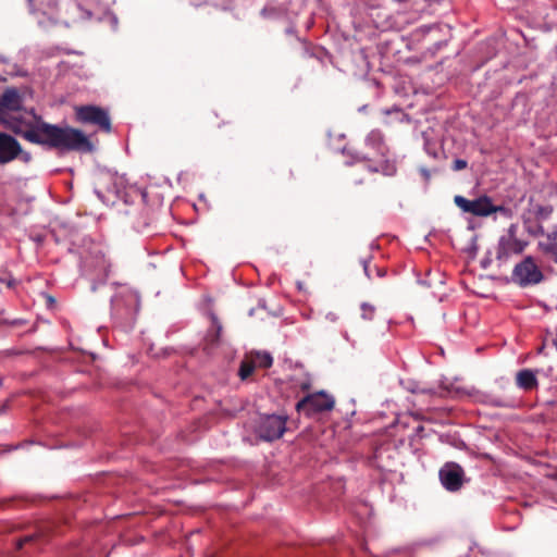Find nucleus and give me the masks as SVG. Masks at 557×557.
Here are the masks:
<instances>
[{
	"mask_svg": "<svg viewBox=\"0 0 557 557\" xmlns=\"http://www.w3.org/2000/svg\"><path fill=\"white\" fill-rule=\"evenodd\" d=\"M83 242L84 246L77 251L81 260L79 269L82 275L90 281L91 290L96 292L100 285L106 284L111 263L106 258L100 245L89 238H84Z\"/></svg>",
	"mask_w": 557,
	"mask_h": 557,
	"instance_id": "2",
	"label": "nucleus"
},
{
	"mask_svg": "<svg viewBox=\"0 0 557 557\" xmlns=\"http://www.w3.org/2000/svg\"><path fill=\"white\" fill-rule=\"evenodd\" d=\"M5 409H7V404H4V405L2 406V408L0 409V413H1V412H4V411H5Z\"/></svg>",
	"mask_w": 557,
	"mask_h": 557,
	"instance_id": "46",
	"label": "nucleus"
},
{
	"mask_svg": "<svg viewBox=\"0 0 557 557\" xmlns=\"http://www.w3.org/2000/svg\"><path fill=\"white\" fill-rule=\"evenodd\" d=\"M286 33H287V34H293V33H294V30H293L292 28H288V29L286 30Z\"/></svg>",
	"mask_w": 557,
	"mask_h": 557,
	"instance_id": "47",
	"label": "nucleus"
},
{
	"mask_svg": "<svg viewBox=\"0 0 557 557\" xmlns=\"http://www.w3.org/2000/svg\"><path fill=\"white\" fill-rule=\"evenodd\" d=\"M486 403L498 408H508L513 406V400L493 395L487 396Z\"/></svg>",
	"mask_w": 557,
	"mask_h": 557,
	"instance_id": "22",
	"label": "nucleus"
},
{
	"mask_svg": "<svg viewBox=\"0 0 557 557\" xmlns=\"http://www.w3.org/2000/svg\"><path fill=\"white\" fill-rule=\"evenodd\" d=\"M376 275H377L379 277H384V276L386 275V270H385V269H383V268H377V269H376Z\"/></svg>",
	"mask_w": 557,
	"mask_h": 557,
	"instance_id": "37",
	"label": "nucleus"
},
{
	"mask_svg": "<svg viewBox=\"0 0 557 557\" xmlns=\"http://www.w3.org/2000/svg\"><path fill=\"white\" fill-rule=\"evenodd\" d=\"M106 18L109 21V23L111 24L113 29H115L117 27L119 20H117V16L114 13L108 12L106 14Z\"/></svg>",
	"mask_w": 557,
	"mask_h": 557,
	"instance_id": "35",
	"label": "nucleus"
},
{
	"mask_svg": "<svg viewBox=\"0 0 557 557\" xmlns=\"http://www.w3.org/2000/svg\"><path fill=\"white\" fill-rule=\"evenodd\" d=\"M361 318L366 321H372L375 315V307L369 302H362L360 306Z\"/></svg>",
	"mask_w": 557,
	"mask_h": 557,
	"instance_id": "25",
	"label": "nucleus"
},
{
	"mask_svg": "<svg viewBox=\"0 0 557 557\" xmlns=\"http://www.w3.org/2000/svg\"><path fill=\"white\" fill-rule=\"evenodd\" d=\"M8 62V59L5 57L0 55V64H4ZM2 75L0 74V79H2Z\"/></svg>",
	"mask_w": 557,
	"mask_h": 557,
	"instance_id": "41",
	"label": "nucleus"
},
{
	"mask_svg": "<svg viewBox=\"0 0 557 557\" xmlns=\"http://www.w3.org/2000/svg\"><path fill=\"white\" fill-rule=\"evenodd\" d=\"M490 263H491V259L490 258H485V259H483L481 261L482 268H484V269H486Z\"/></svg>",
	"mask_w": 557,
	"mask_h": 557,
	"instance_id": "40",
	"label": "nucleus"
},
{
	"mask_svg": "<svg viewBox=\"0 0 557 557\" xmlns=\"http://www.w3.org/2000/svg\"><path fill=\"white\" fill-rule=\"evenodd\" d=\"M0 124L32 144L55 149L62 153L69 151L90 152L92 150L90 140L82 131L44 121H39L35 125L27 124L23 109L2 113Z\"/></svg>",
	"mask_w": 557,
	"mask_h": 557,
	"instance_id": "1",
	"label": "nucleus"
},
{
	"mask_svg": "<svg viewBox=\"0 0 557 557\" xmlns=\"http://www.w3.org/2000/svg\"><path fill=\"white\" fill-rule=\"evenodd\" d=\"M139 308L138 293L127 286H120L111 297V317L117 325L125 330L134 326Z\"/></svg>",
	"mask_w": 557,
	"mask_h": 557,
	"instance_id": "3",
	"label": "nucleus"
},
{
	"mask_svg": "<svg viewBox=\"0 0 557 557\" xmlns=\"http://www.w3.org/2000/svg\"><path fill=\"white\" fill-rule=\"evenodd\" d=\"M433 28H434L433 26H423V27H421V29H422L423 32H430V30H431V29H433Z\"/></svg>",
	"mask_w": 557,
	"mask_h": 557,
	"instance_id": "45",
	"label": "nucleus"
},
{
	"mask_svg": "<svg viewBox=\"0 0 557 557\" xmlns=\"http://www.w3.org/2000/svg\"><path fill=\"white\" fill-rule=\"evenodd\" d=\"M362 263V268H363V271H364V274L368 278H371V274H370V271H369V265H370V259H363L361 261Z\"/></svg>",
	"mask_w": 557,
	"mask_h": 557,
	"instance_id": "36",
	"label": "nucleus"
},
{
	"mask_svg": "<svg viewBox=\"0 0 557 557\" xmlns=\"http://www.w3.org/2000/svg\"><path fill=\"white\" fill-rule=\"evenodd\" d=\"M335 399L324 391L308 394L296 404V410L306 417H312L318 413L333 409Z\"/></svg>",
	"mask_w": 557,
	"mask_h": 557,
	"instance_id": "6",
	"label": "nucleus"
},
{
	"mask_svg": "<svg viewBox=\"0 0 557 557\" xmlns=\"http://www.w3.org/2000/svg\"><path fill=\"white\" fill-rule=\"evenodd\" d=\"M540 251L557 262V224L537 243Z\"/></svg>",
	"mask_w": 557,
	"mask_h": 557,
	"instance_id": "17",
	"label": "nucleus"
},
{
	"mask_svg": "<svg viewBox=\"0 0 557 557\" xmlns=\"http://www.w3.org/2000/svg\"><path fill=\"white\" fill-rule=\"evenodd\" d=\"M455 205L463 212L474 216L485 218L492 214V198L483 195L475 199H467L461 195L454 197Z\"/></svg>",
	"mask_w": 557,
	"mask_h": 557,
	"instance_id": "10",
	"label": "nucleus"
},
{
	"mask_svg": "<svg viewBox=\"0 0 557 557\" xmlns=\"http://www.w3.org/2000/svg\"><path fill=\"white\" fill-rule=\"evenodd\" d=\"M364 145L379 157L377 161L367 165V170L369 172L381 173L385 176H394L397 173L396 161L388 157V147L386 146L384 135L380 129H372L366 136Z\"/></svg>",
	"mask_w": 557,
	"mask_h": 557,
	"instance_id": "4",
	"label": "nucleus"
},
{
	"mask_svg": "<svg viewBox=\"0 0 557 557\" xmlns=\"http://www.w3.org/2000/svg\"><path fill=\"white\" fill-rule=\"evenodd\" d=\"M76 119L83 124H91L109 133L111 120L106 109L97 106H82L76 109Z\"/></svg>",
	"mask_w": 557,
	"mask_h": 557,
	"instance_id": "8",
	"label": "nucleus"
},
{
	"mask_svg": "<svg viewBox=\"0 0 557 557\" xmlns=\"http://www.w3.org/2000/svg\"><path fill=\"white\" fill-rule=\"evenodd\" d=\"M540 370L535 369H521L516 373V385L524 391V392H531L539 387V380H537V373Z\"/></svg>",
	"mask_w": 557,
	"mask_h": 557,
	"instance_id": "15",
	"label": "nucleus"
},
{
	"mask_svg": "<svg viewBox=\"0 0 557 557\" xmlns=\"http://www.w3.org/2000/svg\"><path fill=\"white\" fill-rule=\"evenodd\" d=\"M518 226L516 224L509 225L506 233L503 234L499 238H506V239H519L517 237Z\"/></svg>",
	"mask_w": 557,
	"mask_h": 557,
	"instance_id": "29",
	"label": "nucleus"
},
{
	"mask_svg": "<svg viewBox=\"0 0 557 557\" xmlns=\"http://www.w3.org/2000/svg\"><path fill=\"white\" fill-rule=\"evenodd\" d=\"M128 224L138 233L152 234L156 231V211L141 202L125 211Z\"/></svg>",
	"mask_w": 557,
	"mask_h": 557,
	"instance_id": "5",
	"label": "nucleus"
},
{
	"mask_svg": "<svg viewBox=\"0 0 557 557\" xmlns=\"http://www.w3.org/2000/svg\"><path fill=\"white\" fill-rule=\"evenodd\" d=\"M286 431V417L267 414L260 418L257 434L263 441L272 442L280 438Z\"/></svg>",
	"mask_w": 557,
	"mask_h": 557,
	"instance_id": "9",
	"label": "nucleus"
},
{
	"mask_svg": "<svg viewBox=\"0 0 557 557\" xmlns=\"http://www.w3.org/2000/svg\"><path fill=\"white\" fill-rule=\"evenodd\" d=\"M256 364L251 361H242L238 375L242 380L248 379L255 371Z\"/></svg>",
	"mask_w": 557,
	"mask_h": 557,
	"instance_id": "23",
	"label": "nucleus"
},
{
	"mask_svg": "<svg viewBox=\"0 0 557 557\" xmlns=\"http://www.w3.org/2000/svg\"><path fill=\"white\" fill-rule=\"evenodd\" d=\"M468 166V162L463 159H456L454 162H453V165H451V169L453 171H461L463 169H466Z\"/></svg>",
	"mask_w": 557,
	"mask_h": 557,
	"instance_id": "32",
	"label": "nucleus"
},
{
	"mask_svg": "<svg viewBox=\"0 0 557 557\" xmlns=\"http://www.w3.org/2000/svg\"><path fill=\"white\" fill-rule=\"evenodd\" d=\"M424 151L433 159H440L442 156H444L442 147L429 138L424 139Z\"/></svg>",
	"mask_w": 557,
	"mask_h": 557,
	"instance_id": "21",
	"label": "nucleus"
},
{
	"mask_svg": "<svg viewBox=\"0 0 557 557\" xmlns=\"http://www.w3.org/2000/svg\"><path fill=\"white\" fill-rule=\"evenodd\" d=\"M522 223L524 226V230L528 232V234L532 236H540L542 235L545 237L544 226L542 225V222L536 221L531 214H529L527 211L522 214Z\"/></svg>",
	"mask_w": 557,
	"mask_h": 557,
	"instance_id": "20",
	"label": "nucleus"
},
{
	"mask_svg": "<svg viewBox=\"0 0 557 557\" xmlns=\"http://www.w3.org/2000/svg\"><path fill=\"white\" fill-rule=\"evenodd\" d=\"M277 14V10L276 8L274 7H264L261 11H260V15L263 17V18H271L273 16H275Z\"/></svg>",
	"mask_w": 557,
	"mask_h": 557,
	"instance_id": "31",
	"label": "nucleus"
},
{
	"mask_svg": "<svg viewBox=\"0 0 557 557\" xmlns=\"http://www.w3.org/2000/svg\"><path fill=\"white\" fill-rule=\"evenodd\" d=\"M27 3H28V5H29V8H30V11H32L33 13L37 12L36 10H34V9H33L34 0H27Z\"/></svg>",
	"mask_w": 557,
	"mask_h": 557,
	"instance_id": "43",
	"label": "nucleus"
},
{
	"mask_svg": "<svg viewBox=\"0 0 557 557\" xmlns=\"http://www.w3.org/2000/svg\"><path fill=\"white\" fill-rule=\"evenodd\" d=\"M442 485L448 492L459 491L465 483V471L457 462H446L438 471Z\"/></svg>",
	"mask_w": 557,
	"mask_h": 557,
	"instance_id": "11",
	"label": "nucleus"
},
{
	"mask_svg": "<svg viewBox=\"0 0 557 557\" xmlns=\"http://www.w3.org/2000/svg\"><path fill=\"white\" fill-rule=\"evenodd\" d=\"M421 176L423 177L424 183L428 185L431 181V171L425 166H421L419 169Z\"/></svg>",
	"mask_w": 557,
	"mask_h": 557,
	"instance_id": "34",
	"label": "nucleus"
},
{
	"mask_svg": "<svg viewBox=\"0 0 557 557\" xmlns=\"http://www.w3.org/2000/svg\"><path fill=\"white\" fill-rule=\"evenodd\" d=\"M446 44L447 42L445 40H441V41L435 42V45H434L435 46V50L442 49L444 46H446Z\"/></svg>",
	"mask_w": 557,
	"mask_h": 557,
	"instance_id": "38",
	"label": "nucleus"
},
{
	"mask_svg": "<svg viewBox=\"0 0 557 557\" xmlns=\"http://www.w3.org/2000/svg\"><path fill=\"white\" fill-rule=\"evenodd\" d=\"M350 156L352 158V161L349 162V164H352L356 162H364V168L367 169V165L369 163H374L373 159L369 158L367 154L359 152V151H355V152L350 153Z\"/></svg>",
	"mask_w": 557,
	"mask_h": 557,
	"instance_id": "27",
	"label": "nucleus"
},
{
	"mask_svg": "<svg viewBox=\"0 0 557 557\" xmlns=\"http://www.w3.org/2000/svg\"><path fill=\"white\" fill-rule=\"evenodd\" d=\"M209 318L211 321V325L207 330L205 338H203V349L208 354H212L223 343V338H222L223 325L214 312H210Z\"/></svg>",
	"mask_w": 557,
	"mask_h": 557,
	"instance_id": "12",
	"label": "nucleus"
},
{
	"mask_svg": "<svg viewBox=\"0 0 557 557\" xmlns=\"http://www.w3.org/2000/svg\"><path fill=\"white\" fill-rule=\"evenodd\" d=\"M58 1L47 0V10H42V14L47 15L49 20L54 21L57 18Z\"/></svg>",
	"mask_w": 557,
	"mask_h": 557,
	"instance_id": "26",
	"label": "nucleus"
},
{
	"mask_svg": "<svg viewBox=\"0 0 557 557\" xmlns=\"http://www.w3.org/2000/svg\"><path fill=\"white\" fill-rule=\"evenodd\" d=\"M544 275L531 256L517 263L511 273V280L520 287L533 286L541 283Z\"/></svg>",
	"mask_w": 557,
	"mask_h": 557,
	"instance_id": "7",
	"label": "nucleus"
},
{
	"mask_svg": "<svg viewBox=\"0 0 557 557\" xmlns=\"http://www.w3.org/2000/svg\"><path fill=\"white\" fill-rule=\"evenodd\" d=\"M11 325H17V324H22L23 321L22 320H13L11 322H9Z\"/></svg>",
	"mask_w": 557,
	"mask_h": 557,
	"instance_id": "44",
	"label": "nucleus"
},
{
	"mask_svg": "<svg viewBox=\"0 0 557 557\" xmlns=\"http://www.w3.org/2000/svg\"><path fill=\"white\" fill-rule=\"evenodd\" d=\"M492 213H500L502 215L506 216V218H510L512 212H511V209L505 207V206H496L492 202Z\"/></svg>",
	"mask_w": 557,
	"mask_h": 557,
	"instance_id": "28",
	"label": "nucleus"
},
{
	"mask_svg": "<svg viewBox=\"0 0 557 557\" xmlns=\"http://www.w3.org/2000/svg\"><path fill=\"white\" fill-rule=\"evenodd\" d=\"M326 319L332 321V322H335L337 320V315L335 313H333V312H329L326 314Z\"/></svg>",
	"mask_w": 557,
	"mask_h": 557,
	"instance_id": "39",
	"label": "nucleus"
},
{
	"mask_svg": "<svg viewBox=\"0 0 557 557\" xmlns=\"http://www.w3.org/2000/svg\"><path fill=\"white\" fill-rule=\"evenodd\" d=\"M37 537H38V533H32V534L25 535V536H23V537H20V539L16 541V547H17V548H22L26 543L33 542V541H35Z\"/></svg>",
	"mask_w": 557,
	"mask_h": 557,
	"instance_id": "30",
	"label": "nucleus"
},
{
	"mask_svg": "<svg viewBox=\"0 0 557 557\" xmlns=\"http://www.w3.org/2000/svg\"><path fill=\"white\" fill-rule=\"evenodd\" d=\"M23 109L21 95L15 88H8L0 97V115Z\"/></svg>",
	"mask_w": 557,
	"mask_h": 557,
	"instance_id": "16",
	"label": "nucleus"
},
{
	"mask_svg": "<svg viewBox=\"0 0 557 557\" xmlns=\"http://www.w3.org/2000/svg\"><path fill=\"white\" fill-rule=\"evenodd\" d=\"M396 5V18L400 24H410L418 20L419 13L411 8L409 0H393Z\"/></svg>",
	"mask_w": 557,
	"mask_h": 557,
	"instance_id": "18",
	"label": "nucleus"
},
{
	"mask_svg": "<svg viewBox=\"0 0 557 557\" xmlns=\"http://www.w3.org/2000/svg\"><path fill=\"white\" fill-rule=\"evenodd\" d=\"M300 386L302 389H308L310 387V383H309V381H306V382L301 383Z\"/></svg>",
	"mask_w": 557,
	"mask_h": 557,
	"instance_id": "42",
	"label": "nucleus"
},
{
	"mask_svg": "<svg viewBox=\"0 0 557 557\" xmlns=\"http://www.w3.org/2000/svg\"><path fill=\"white\" fill-rule=\"evenodd\" d=\"M75 2L77 4V8L82 11L83 17L90 18L91 17V12H90V10H88V9H86L84 7L85 0H75Z\"/></svg>",
	"mask_w": 557,
	"mask_h": 557,
	"instance_id": "33",
	"label": "nucleus"
},
{
	"mask_svg": "<svg viewBox=\"0 0 557 557\" xmlns=\"http://www.w3.org/2000/svg\"><path fill=\"white\" fill-rule=\"evenodd\" d=\"M528 243L521 239L499 238L496 247V260L499 264L506 263L512 256L520 255Z\"/></svg>",
	"mask_w": 557,
	"mask_h": 557,
	"instance_id": "13",
	"label": "nucleus"
},
{
	"mask_svg": "<svg viewBox=\"0 0 557 557\" xmlns=\"http://www.w3.org/2000/svg\"><path fill=\"white\" fill-rule=\"evenodd\" d=\"M21 153L22 146L17 139L0 132V164H7L15 160Z\"/></svg>",
	"mask_w": 557,
	"mask_h": 557,
	"instance_id": "14",
	"label": "nucleus"
},
{
	"mask_svg": "<svg viewBox=\"0 0 557 557\" xmlns=\"http://www.w3.org/2000/svg\"><path fill=\"white\" fill-rule=\"evenodd\" d=\"M256 363H257L258 367L267 369V368H270L272 366L273 358L267 351L257 352V355H256Z\"/></svg>",
	"mask_w": 557,
	"mask_h": 557,
	"instance_id": "24",
	"label": "nucleus"
},
{
	"mask_svg": "<svg viewBox=\"0 0 557 557\" xmlns=\"http://www.w3.org/2000/svg\"><path fill=\"white\" fill-rule=\"evenodd\" d=\"M525 211L529 214H531L536 221L544 222L552 216L554 212V207L552 205L536 203L534 202L533 198H530L529 207Z\"/></svg>",
	"mask_w": 557,
	"mask_h": 557,
	"instance_id": "19",
	"label": "nucleus"
}]
</instances>
